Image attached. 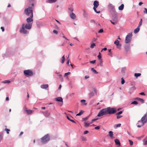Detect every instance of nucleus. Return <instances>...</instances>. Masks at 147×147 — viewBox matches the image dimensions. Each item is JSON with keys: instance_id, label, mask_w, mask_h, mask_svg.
Returning <instances> with one entry per match:
<instances>
[{"instance_id": "f257e3e1", "label": "nucleus", "mask_w": 147, "mask_h": 147, "mask_svg": "<svg viewBox=\"0 0 147 147\" xmlns=\"http://www.w3.org/2000/svg\"><path fill=\"white\" fill-rule=\"evenodd\" d=\"M117 111L115 108L108 107L100 110L97 116L100 117L107 114L111 115L114 114Z\"/></svg>"}, {"instance_id": "f03ea898", "label": "nucleus", "mask_w": 147, "mask_h": 147, "mask_svg": "<svg viewBox=\"0 0 147 147\" xmlns=\"http://www.w3.org/2000/svg\"><path fill=\"white\" fill-rule=\"evenodd\" d=\"M34 4L32 3L31 5L28 8H26L24 10V13L27 16L32 15L33 14V10L34 9Z\"/></svg>"}, {"instance_id": "7ed1b4c3", "label": "nucleus", "mask_w": 147, "mask_h": 147, "mask_svg": "<svg viewBox=\"0 0 147 147\" xmlns=\"http://www.w3.org/2000/svg\"><path fill=\"white\" fill-rule=\"evenodd\" d=\"M41 142L42 144H45L49 140L50 136L49 134H47L43 137L41 139Z\"/></svg>"}, {"instance_id": "20e7f679", "label": "nucleus", "mask_w": 147, "mask_h": 147, "mask_svg": "<svg viewBox=\"0 0 147 147\" xmlns=\"http://www.w3.org/2000/svg\"><path fill=\"white\" fill-rule=\"evenodd\" d=\"M141 122L142 123V125H143L144 123L147 122V113H146L143 116L141 120L139 121L138 122Z\"/></svg>"}, {"instance_id": "39448f33", "label": "nucleus", "mask_w": 147, "mask_h": 147, "mask_svg": "<svg viewBox=\"0 0 147 147\" xmlns=\"http://www.w3.org/2000/svg\"><path fill=\"white\" fill-rule=\"evenodd\" d=\"M99 3L98 1H95L93 3V5L94 6L93 7V9L94 11L96 12L97 13H100V11H97L96 10V8L98 7V6L99 5Z\"/></svg>"}, {"instance_id": "423d86ee", "label": "nucleus", "mask_w": 147, "mask_h": 147, "mask_svg": "<svg viewBox=\"0 0 147 147\" xmlns=\"http://www.w3.org/2000/svg\"><path fill=\"white\" fill-rule=\"evenodd\" d=\"M132 36V34L131 33H129L126 37L125 42L126 43H129L131 41Z\"/></svg>"}, {"instance_id": "0eeeda50", "label": "nucleus", "mask_w": 147, "mask_h": 147, "mask_svg": "<svg viewBox=\"0 0 147 147\" xmlns=\"http://www.w3.org/2000/svg\"><path fill=\"white\" fill-rule=\"evenodd\" d=\"M24 72L25 75L26 77L32 76L33 75V72L29 70H24Z\"/></svg>"}, {"instance_id": "6e6552de", "label": "nucleus", "mask_w": 147, "mask_h": 147, "mask_svg": "<svg viewBox=\"0 0 147 147\" xmlns=\"http://www.w3.org/2000/svg\"><path fill=\"white\" fill-rule=\"evenodd\" d=\"M32 25L31 24L27 23L26 24H23L22 26L26 28V29L27 30H29L31 28Z\"/></svg>"}, {"instance_id": "1a4fd4ad", "label": "nucleus", "mask_w": 147, "mask_h": 147, "mask_svg": "<svg viewBox=\"0 0 147 147\" xmlns=\"http://www.w3.org/2000/svg\"><path fill=\"white\" fill-rule=\"evenodd\" d=\"M29 16L30 17L28 18L26 20L27 23L31 24L32 25V24L33 21V19H32L33 17V15L32 14V15Z\"/></svg>"}, {"instance_id": "9d476101", "label": "nucleus", "mask_w": 147, "mask_h": 147, "mask_svg": "<svg viewBox=\"0 0 147 147\" xmlns=\"http://www.w3.org/2000/svg\"><path fill=\"white\" fill-rule=\"evenodd\" d=\"M27 30H28L26 29V28L22 26V27L20 29V32L21 33L27 34L28 33V31Z\"/></svg>"}, {"instance_id": "9b49d317", "label": "nucleus", "mask_w": 147, "mask_h": 147, "mask_svg": "<svg viewBox=\"0 0 147 147\" xmlns=\"http://www.w3.org/2000/svg\"><path fill=\"white\" fill-rule=\"evenodd\" d=\"M108 7L111 12H114L115 11V7L112 4H109L108 6Z\"/></svg>"}, {"instance_id": "f8f14e48", "label": "nucleus", "mask_w": 147, "mask_h": 147, "mask_svg": "<svg viewBox=\"0 0 147 147\" xmlns=\"http://www.w3.org/2000/svg\"><path fill=\"white\" fill-rule=\"evenodd\" d=\"M114 44H115L117 48L119 49H120L121 48V45L119 44V42L117 40H116L114 42Z\"/></svg>"}, {"instance_id": "ddd939ff", "label": "nucleus", "mask_w": 147, "mask_h": 147, "mask_svg": "<svg viewBox=\"0 0 147 147\" xmlns=\"http://www.w3.org/2000/svg\"><path fill=\"white\" fill-rule=\"evenodd\" d=\"M70 16L72 19L73 20L75 19L76 18V16L73 12H71L70 13Z\"/></svg>"}, {"instance_id": "4468645a", "label": "nucleus", "mask_w": 147, "mask_h": 147, "mask_svg": "<svg viewBox=\"0 0 147 147\" xmlns=\"http://www.w3.org/2000/svg\"><path fill=\"white\" fill-rule=\"evenodd\" d=\"M25 110L26 112V113L28 115L31 114L33 112V111L32 110L27 109L26 108H25Z\"/></svg>"}, {"instance_id": "2eb2a0df", "label": "nucleus", "mask_w": 147, "mask_h": 147, "mask_svg": "<svg viewBox=\"0 0 147 147\" xmlns=\"http://www.w3.org/2000/svg\"><path fill=\"white\" fill-rule=\"evenodd\" d=\"M55 100L57 101L61 102L62 103H63V99L61 97H59L56 98H55Z\"/></svg>"}, {"instance_id": "dca6fc26", "label": "nucleus", "mask_w": 147, "mask_h": 147, "mask_svg": "<svg viewBox=\"0 0 147 147\" xmlns=\"http://www.w3.org/2000/svg\"><path fill=\"white\" fill-rule=\"evenodd\" d=\"M67 118L69 121L72 122L73 123H76L75 121L72 119H73V117L72 116H70V117H69L68 116H67Z\"/></svg>"}, {"instance_id": "f3484780", "label": "nucleus", "mask_w": 147, "mask_h": 147, "mask_svg": "<svg viewBox=\"0 0 147 147\" xmlns=\"http://www.w3.org/2000/svg\"><path fill=\"white\" fill-rule=\"evenodd\" d=\"M115 144L116 145H118L119 146H121V143L119 140L118 139H116L115 140Z\"/></svg>"}, {"instance_id": "a211bd4d", "label": "nucleus", "mask_w": 147, "mask_h": 147, "mask_svg": "<svg viewBox=\"0 0 147 147\" xmlns=\"http://www.w3.org/2000/svg\"><path fill=\"white\" fill-rule=\"evenodd\" d=\"M48 87V85L47 84H42L41 86V87L43 89H46Z\"/></svg>"}, {"instance_id": "6ab92c4d", "label": "nucleus", "mask_w": 147, "mask_h": 147, "mask_svg": "<svg viewBox=\"0 0 147 147\" xmlns=\"http://www.w3.org/2000/svg\"><path fill=\"white\" fill-rule=\"evenodd\" d=\"M124 7V5L123 4H122L121 6L119 7L118 9L119 10H122L123 9Z\"/></svg>"}, {"instance_id": "aec40b11", "label": "nucleus", "mask_w": 147, "mask_h": 147, "mask_svg": "<svg viewBox=\"0 0 147 147\" xmlns=\"http://www.w3.org/2000/svg\"><path fill=\"white\" fill-rule=\"evenodd\" d=\"M94 95V92H91L89 94V96L90 98L93 96Z\"/></svg>"}, {"instance_id": "412c9836", "label": "nucleus", "mask_w": 147, "mask_h": 147, "mask_svg": "<svg viewBox=\"0 0 147 147\" xmlns=\"http://www.w3.org/2000/svg\"><path fill=\"white\" fill-rule=\"evenodd\" d=\"M136 99L141 102L142 103H144V100L142 99L139 98H137Z\"/></svg>"}, {"instance_id": "4be33fe9", "label": "nucleus", "mask_w": 147, "mask_h": 147, "mask_svg": "<svg viewBox=\"0 0 147 147\" xmlns=\"http://www.w3.org/2000/svg\"><path fill=\"white\" fill-rule=\"evenodd\" d=\"M139 30H140L139 27H138L136 28V29H135L134 30V33H137L139 31Z\"/></svg>"}, {"instance_id": "5701e85b", "label": "nucleus", "mask_w": 147, "mask_h": 147, "mask_svg": "<svg viewBox=\"0 0 147 147\" xmlns=\"http://www.w3.org/2000/svg\"><path fill=\"white\" fill-rule=\"evenodd\" d=\"M125 49L127 52L128 51H129V46H125Z\"/></svg>"}, {"instance_id": "b1692460", "label": "nucleus", "mask_w": 147, "mask_h": 147, "mask_svg": "<svg viewBox=\"0 0 147 147\" xmlns=\"http://www.w3.org/2000/svg\"><path fill=\"white\" fill-rule=\"evenodd\" d=\"M109 136L111 137L112 138L113 137V132L111 131H110L109 132Z\"/></svg>"}, {"instance_id": "393cba45", "label": "nucleus", "mask_w": 147, "mask_h": 147, "mask_svg": "<svg viewBox=\"0 0 147 147\" xmlns=\"http://www.w3.org/2000/svg\"><path fill=\"white\" fill-rule=\"evenodd\" d=\"M143 144L144 145H147V140H146L145 139H144L143 140Z\"/></svg>"}, {"instance_id": "a878e982", "label": "nucleus", "mask_w": 147, "mask_h": 147, "mask_svg": "<svg viewBox=\"0 0 147 147\" xmlns=\"http://www.w3.org/2000/svg\"><path fill=\"white\" fill-rule=\"evenodd\" d=\"M84 112V111L82 110H81L76 115L77 116H80Z\"/></svg>"}, {"instance_id": "bb28decb", "label": "nucleus", "mask_w": 147, "mask_h": 147, "mask_svg": "<svg viewBox=\"0 0 147 147\" xmlns=\"http://www.w3.org/2000/svg\"><path fill=\"white\" fill-rule=\"evenodd\" d=\"M91 70L95 74H98V72L96 71L94 68H91Z\"/></svg>"}, {"instance_id": "cd10ccee", "label": "nucleus", "mask_w": 147, "mask_h": 147, "mask_svg": "<svg viewBox=\"0 0 147 147\" xmlns=\"http://www.w3.org/2000/svg\"><path fill=\"white\" fill-rule=\"evenodd\" d=\"M141 75V74L140 73H135L134 74L136 78L140 76Z\"/></svg>"}, {"instance_id": "c85d7f7f", "label": "nucleus", "mask_w": 147, "mask_h": 147, "mask_svg": "<svg viewBox=\"0 0 147 147\" xmlns=\"http://www.w3.org/2000/svg\"><path fill=\"white\" fill-rule=\"evenodd\" d=\"M96 46V45L94 43H92L90 45V48L92 49Z\"/></svg>"}, {"instance_id": "c756f323", "label": "nucleus", "mask_w": 147, "mask_h": 147, "mask_svg": "<svg viewBox=\"0 0 147 147\" xmlns=\"http://www.w3.org/2000/svg\"><path fill=\"white\" fill-rule=\"evenodd\" d=\"M81 102L83 103L84 105H86V103H85L86 100H81Z\"/></svg>"}, {"instance_id": "7c9ffc66", "label": "nucleus", "mask_w": 147, "mask_h": 147, "mask_svg": "<svg viewBox=\"0 0 147 147\" xmlns=\"http://www.w3.org/2000/svg\"><path fill=\"white\" fill-rule=\"evenodd\" d=\"M59 78H60L61 81V82H63V79L62 77V76L61 75H59Z\"/></svg>"}, {"instance_id": "2f4dec72", "label": "nucleus", "mask_w": 147, "mask_h": 147, "mask_svg": "<svg viewBox=\"0 0 147 147\" xmlns=\"http://www.w3.org/2000/svg\"><path fill=\"white\" fill-rule=\"evenodd\" d=\"M62 60L61 61V63H63L64 62V61H65V56H64V55H63L62 57Z\"/></svg>"}, {"instance_id": "473e14b6", "label": "nucleus", "mask_w": 147, "mask_h": 147, "mask_svg": "<svg viewBox=\"0 0 147 147\" xmlns=\"http://www.w3.org/2000/svg\"><path fill=\"white\" fill-rule=\"evenodd\" d=\"M85 126L86 127H87L89 126L90 125V123H86V122H85Z\"/></svg>"}, {"instance_id": "72a5a7b5", "label": "nucleus", "mask_w": 147, "mask_h": 147, "mask_svg": "<svg viewBox=\"0 0 147 147\" xmlns=\"http://www.w3.org/2000/svg\"><path fill=\"white\" fill-rule=\"evenodd\" d=\"M131 104H134V105H137V104H138V102L137 101H136V100H134L133 102H131Z\"/></svg>"}, {"instance_id": "f704fd0d", "label": "nucleus", "mask_w": 147, "mask_h": 147, "mask_svg": "<svg viewBox=\"0 0 147 147\" xmlns=\"http://www.w3.org/2000/svg\"><path fill=\"white\" fill-rule=\"evenodd\" d=\"M129 144L131 146V145H133V142L132 140H129Z\"/></svg>"}, {"instance_id": "c9c22d12", "label": "nucleus", "mask_w": 147, "mask_h": 147, "mask_svg": "<svg viewBox=\"0 0 147 147\" xmlns=\"http://www.w3.org/2000/svg\"><path fill=\"white\" fill-rule=\"evenodd\" d=\"M121 84H123L125 83V80L123 79V78H121Z\"/></svg>"}, {"instance_id": "e433bc0d", "label": "nucleus", "mask_w": 147, "mask_h": 147, "mask_svg": "<svg viewBox=\"0 0 147 147\" xmlns=\"http://www.w3.org/2000/svg\"><path fill=\"white\" fill-rule=\"evenodd\" d=\"M5 131H6L7 133V134H9V132L10 131V130L9 129H8L7 128H5Z\"/></svg>"}, {"instance_id": "4c0bfd02", "label": "nucleus", "mask_w": 147, "mask_h": 147, "mask_svg": "<svg viewBox=\"0 0 147 147\" xmlns=\"http://www.w3.org/2000/svg\"><path fill=\"white\" fill-rule=\"evenodd\" d=\"M142 19H141V20H140V22L139 23V25H138V27H140L142 25Z\"/></svg>"}, {"instance_id": "58836bf2", "label": "nucleus", "mask_w": 147, "mask_h": 147, "mask_svg": "<svg viewBox=\"0 0 147 147\" xmlns=\"http://www.w3.org/2000/svg\"><path fill=\"white\" fill-rule=\"evenodd\" d=\"M99 64H100V65L101 66V67L102 66H103L102 61L101 59L100 60V62H99Z\"/></svg>"}, {"instance_id": "ea45409f", "label": "nucleus", "mask_w": 147, "mask_h": 147, "mask_svg": "<svg viewBox=\"0 0 147 147\" xmlns=\"http://www.w3.org/2000/svg\"><path fill=\"white\" fill-rule=\"evenodd\" d=\"M57 0H50L49 1L50 3H53L55 2Z\"/></svg>"}, {"instance_id": "a19ab883", "label": "nucleus", "mask_w": 147, "mask_h": 147, "mask_svg": "<svg viewBox=\"0 0 147 147\" xmlns=\"http://www.w3.org/2000/svg\"><path fill=\"white\" fill-rule=\"evenodd\" d=\"M82 140L83 141H86V139L85 137H82Z\"/></svg>"}, {"instance_id": "79ce46f5", "label": "nucleus", "mask_w": 147, "mask_h": 147, "mask_svg": "<svg viewBox=\"0 0 147 147\" xmlns=\"http://www.w3.org/2000/svg\"><path fill=\"white\" fill-rule=\"evenodd\" d=\"M67 64L68 65H69V55L68 56V57L67 59Z\"/></svg>"}, {"instance_id": "37998d69", "label": "nucleus", "mask_w": 147, "mask_h": 147, "mask_svg": "<svg viewBox=\"0 0 147 147\" xmlns=\"http://www.w3.org/2000/svg\"><path fill=\"white\" fill-rule=\"evenodd\" d=\"M103 32V30L102 29H100L98 31L99 33H102Z\"/></svg>"}, {"instance_id": "c03bdc74", "label": "nucleus", "mask_w": 147, "mask_h": 147, "mask_svg": "<svg viewBox=\"0 0 147 147\" xmlns=\"http://www.w3.org/2000/svg\"><path fill=\"white\" fill-rule=\"evenodd\" d=\"M93 90L95 92V94L96 95H97V92L96 89L95 88H94Z\"/></svg>"}, {"instance_id": "a18cd8bd", "label": "nucleus", "mask_w": 147, "mask_h": 147, "mask_svg": "<svg viewBox=\"0 0 147 147\" xmlns=\"http://www.w3.org/2000/svg\"><path fill=\"white\" fill-rule=\"evenodd\" d=\"M70 74V73L69 72H68L67 73H65L64 76H67V75H69V74Z\"/></svg>"}, {"instance_id": "49530a36", "label": "nucleus", "mask_w": 147, "mask_h": 147, "mask_svg": "<svg viewBox=\"0 0 147 147\" xmlns=\"http://www.w3.org/2000/svg\"><path fill=\"white\" fill-rule=\"evenodd\" d=\"M122 117L121 115H117V119H119Z\"/></svg>"}, {"instance_id": "de8ad7c7", "label": "nucleus", "mask_w": 147, "mask_h": 147, "mask_svg": "<svg viewBox=\"0 0 147 147\" xmlns=\"http://www.w3.org/2000/svg\"><path fill=\"white\" fill-rule=\"evenodd\" d=\"M53 32L56 34H57L58 33V32L55 30H54L53 31Z\"/></svg>"}, {"instance_id": "09e8293b", "label": "nucleus", "mask_w": 147, "mask_h": 147, "mask_svg": "<svg viewBox=\"0 0 147 147\" xmlns=\"http://www.w3.org/2000/svg\"><path fill=\"white\" fill-rule=\"evenodd\" d=\"M95 61H96V60H93L92 61H90V63H92V64H94L95 63Z\"/></svg>"}, {"instance_id": "8fccbe9b", "label": "nucleus", "mask_w": 147, "mask_h": 147, "mask_svg": "<svg viewBox=\"0 0 147 147\" xmlns=\"http://www.w3.org/2000/svg\"><path fill=\"white\" fill-rule=\"evenodd\" d=\"M122 113V111H120L119 112L117 113L116 114L117 115H119L121 114Z\"/></svg>"}, {"instance_id": "3c124183", "label": "nucleus", "mask_w": 147, "mask_h": 147, "mask_svg": "<svg viewBox=\"0 0 147 147\" xmlns=\"http://www.w3.org/2000/svg\"><path fill=\"white\" fill-rule=\"evenodd\" d=\"M69 11H73L74 9L72 7H70L69 8Z\"/></svg>"}, {"instance_id": "603ef678", "label": "nucleus", "mask_w": 147, "mask_h": 147, "mask_svg": "<svg viewBox=\"0 0 147 147\" xmlns=\"http://www.w3.org/2000/svg\"><path fill=\"white\" fill-rule=\"evenodd\" d=\"M144 13H145L147 14V9L146 8H144Z\"/></svg>"}, {"instance_id": "864d4df0", "label": "nucleus", "mask_w": 147, "mask_h": 147, "mask_svg": "<svg viewBox=\"0 0 147 147\" xmlns=\"http://www.w3.org/2000/svg\"><path fill=\"white\" fill-rule=\"evenodd\" d=\"M121 124L120 123H119L118 124H117L116 125V127H119L121 126Z\"/></svg>"}, {"instance_id": "5fc2aeb1", "label": "nucleus", "mask_w": 147, "mask_h": 147, "mask_svg": "<svg viewBox=\"0 0 147 147\" xmlns=\"http://www.w3.org/2000/svg\"><path fill=\"white\" fill-rule=\"evenodd\" d=\"M100 126H98L95 127L94 129H99L100 128Z\"/></svg>"}, {"instance_id": "6e6d98bb", "label": "nucleus", "mask_w": 147, "mask_h": 147, "mask_svg": "<svg viewBox=\"0 0 147 147\" xmlns=\"http://www.w3.org/2000/svg\"><path fill=\"white\" fill-rule=\"evenodd\" d=\"M97 57L99 59H101V55H98V56H97Z\"/></svg>"}, {"instance_id": "4d7b16f0", "label": "nucleus", "mask_w": 147, "mask_h": 147, "mask_svg": "<svg viewBox=\"0 0 147 147\" xmlns=\"http://www.w3.org/2000/svg\"><path fill=\"white\" fill-rule=\"evenodd\" d=\"M97 119H93L90 122V123H92L94 121L96 120Z\"/></svg>"}, {"instance_id": "13d9d810", "label": "nucleus", "mask_w": 147, "mask_h": 147, "mask_svg": "<svg viewBox=\"0 0 147 147\" xmlns=\"http://www.w3.org/2000/svg\"><path fill=\"white\" fill-rule=\"evenodd\" d=\"M10 82V81L9 80H5L4 81V83H9Z\"/></svg>"}, {"instance_id": "bf43d9fd", "label": "nucleus", "mask_w": 147, "mask_h": 147, "mask_svg": "<svg viewBox=\"0 0 147 147\" xmlns=\"http://www.w3.org/2000/svg\"><path fill=\"white\" fill-rule=\"evenodd\" d=\"M88 119V117H87L85 118H83V119L84 121H85V120H87Z\"/></svg>"}, {"instance_id": "052dcab7", "label": "nucleus", "mask_w": 147, "mask_h": 147, "mask_svg": "<svg viewBox=\"0 0 147 147\" xmlns=\"http://www.w3.org/2000/svg\"><path fill=\"white\" fill-rule=\"evenodd\" d=\"M140 94L141 95H145V94L144 92H142L140 93Z\"/></svg>"}, {"instance_id": "680f3d73", "label": "nucleus", "mask_w": 147, "mask_h": 147, "mask_svg": "<svg viewBox=\"0 0 147 147\" xmlns=\"http://www.w3.org/2000/svg\"><path fill=\"white\" fill-rule=\"evenodd\" d=\"M90 22L91 23H94L95 22L94 20H92L90 21Z\"/></svg>"}, {"instance_id": "e2e57ef3", "label": "nucleus", "mask_w": 147, "mask_h": 147, "mask_svg": "<svg viewBox=\"0 0 147 147\" xmlns=\"http://www.w3.org/2000/svg\"><path fill=\"white\" fill-rule=\"evenodd\" d=\"M1 28L2 30V31L3 32L4 31V28L3 27H1Z\"/></svg>"}, {"instance_id": "0e129e2a", "label": "nucleus", "mask_w": 147, "mask_h": 147, "mask_svg": "<svg viewBox=\"0 0 147 147\" xmlns=\"http://www.w3.org/2000/svg\"><path fill=\"white\" fill-rule=\"evenodd\" d=\"M62 34L63 35V37L65 38V39L67 40H68V39L66 37H65L64 36H63V34Z\"/></svg>"}, {"instance_id": "69168bd1", "label": "nucleus", "mask_w": 147, "mask_h": 147, "mask_svg": "<svg viewBox=\"0 0 147 147\" xmlns=\"http://www.w3.org/2000/svg\"><path fill=\"white\" fill-rule=\"evenodd\" d=\"M88 132V131H86L84 132V134H87Z\"/></svg>"}, {"instance_id": "338daca9", "label": "nucleus", "mask_w": 147, "mask_h": 147, "mask_svg": "<svg viewBox=\"0 0 147 147\" xmlns=\"http://www.w3.org/2000/svg\"><path fill=\"white\" fill-rule=\"evenodd\" d=\"M96 39L95 38H94L92 40V42H95L96 40Z\"/></svg>"}, {"instance_id": "774afa93", "label": "nucleus", "mask_w": 147, "mask_h": 147, "mask_svg": "<svg viewBox=\"0 0 147 147\" xmlns=\"http://www.w3.org/2000/svg\"><path fill=\"white\" fill-rule=\"evenodd\" d=\"M89 78V76H85V79H87Z\"/></svg>"}]
</instances>
